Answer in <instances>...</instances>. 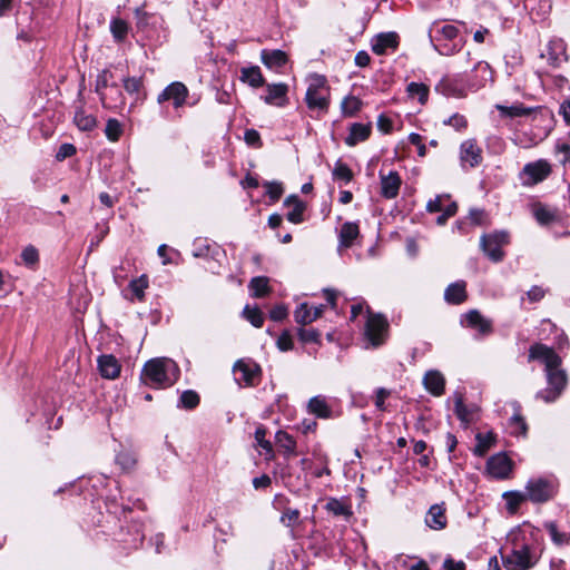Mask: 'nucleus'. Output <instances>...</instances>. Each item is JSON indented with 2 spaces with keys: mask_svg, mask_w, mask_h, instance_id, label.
Masks as SVG:
<instances>
[{
  "mask_svg": "<svg viewBox=\"0 0 570 570\" xmlns=\"http://www.w3.org/2000/svg\"><path fill=\"white\" fill-rule=\"evenodd\" d=\"M177 364L167 357L148 361L142 368L141 380L146 385L165 389L171 386L178 379Z\"/></svg>",
  "mask_w": 570,
  "mask_h": 570,
  "instance_id": "1",
  "label": "nucleus"
},
{
  "mask_svg": "<svg viewBox=\"0 0 570 570\" xmlns=\"http://www.w3.org/2000/svg\"><path fill=\"white\" fill-rule=\"evenodd\" d=\"M500 553L502 564L507 570H530L540 559V554L533 546L517 540L513 541L510 553L503 554L502 550Z\"/></svg>",
  "mask_w": 570,
  "mask_h": 570,
  "instance_id": "2",
  "label": "nucleus"
},
{
  "mask_svg": "<svg viewBox=\"0 0 570 570\" xmlns=\"http://www.w3.org/2000/svg\"><path fill=\"white\" fill-rule=\"evenodd\" d=\"M305 101L311 110L327 112L330 107L331 90L324 76L312 75L307 79Z\"/></svg>",
  "mask_w": 570,
  "mask_h": 570,
  "instance_id": "3",
  "label": "nucleus"
},
{
  "mask_svg": "<svg viewBox=\"0 0 570 570\" xmlns=\"http://www.w3.org/2000/svg\"><path fill=\"white\" fill-rule=\"evenodd\" d=\"M548 387L537 393V397L546 403L554 402L566 389L567 374L559 367L547 368Z\"/></svg>",
  "mask_w": 570,
  "mask_h": 570,
  "instance_id": "4",
  "label": "nucleus"
},
{
  "mask_svg": "<svg viewBox=\"0 0 570 570\" xmlns=\"http://www.w3.org/2000/svg\"><path fill=\"white\" fill-rule=\"evenodd\" d=\"M552 171L551 165L546 159L528 163L520 171V180L523 186H534L547 179Z\"/></svg>",
  "mask_w": 570,
  "mask_h": 570,
  "instance_id": "5",
  "label": "nucleus"
},
{
  "mask_svg": "<svg viewBox=\"0 0 570 570\" xmlns=\"http://www.w3.org/2000/svg\"><path fill=\"white\" fill-rule=\"evenodd\" d=\"M389 323L381 314H368L365 335L373 346L382 345L387 336Z\"/></svg>",
  "mask_w": 570,
  "mask_h": 570,
  "instance_id": "6",
  "label": "nucleus"
},
{
  "mask_svg": "<svg viewBox=\"0 0 570 570\" xmlns=\"http://www.w3.org/2000/svg\"><path fill=\"white\" fill-rule=\"evenodd\" d=\"M528 499L534 503H543L551 500L556 494V487L544 479L530 480L525 487Z\"/></svg>",
  "mask_w": 570,
  "mask_h": 570,
  "instance_id": "7",
  "label": "nucleus"
},
{
  "mask_svg": "<svg viewBox=\"0 0 570 570\" xmlns=\"http://www.w3.org/2000/svg\"><path fill=\"white\" fill-rule=\"evenodd\" d=\"M509 237L504 232L484 235L481 238V247L485 255L493 262H500L503 258L502 246L508 244Z\"/></svg>",
  "mask_w": 570,
  "mask_h": 570,
  "instance_id": "8",
  "label": "nucleus"
},
{
  "mask_svg": "<svg viewBox=\"0 0 570 570\" xmlns=\"http://www.w3.org/2000/svg\"><path fill=\"white\" fill-rule=\"evenodd\" d=\"M188 94L189 91L183 82L175 81L158 95L157 101L163 104L171 100L175 108H180L185 105Z\"/></svg>",
  "mask_w": 570,
  "mask_h": 570,
  "instance_id": "9",
  "label": "nucleus"
},
{
  "mask_svg": "<svg viewBox=\"0 0 570 570\" xmlns=\"http://www.w3.org/2000/svg\"><path fill=\"white\" fill-rule=\"evenodd\" d=\"M529 360H540L544 363L546 370L552 367H559L561 364V358L559 355L551 348L544 344H533L529 348Z\"/></svg>",
  "mask_w": 570,
  "mask_h": 570,
  "instance_id": "10",
  "label": "nucleus"
},
{
  "mask_svg": "<svg viewBox=\"0 0 570 570\" xmlns=\"http://www.w3.org/2000/svg\"><path fill=\"white\" fill-rule=\"evenodd\" d=\"M482 149L475 139L464 140L460 146V160L463 165L476 167L482 163Z\"/></svg>",
  "mask_w": 570,
  "mask_h": 570,
  "instance_id": "11",
  "label": "nucleus"
},
{
  "mask_svg": "<svg viewBox=\"0 0 570 570\" xmlns=\"http://www.w3.org/2000/svg\"><path fill=\"white\" fill-rule=\"evenodd\" d=\"M235 375L239 374L237 381L244 382L246 385H254L259 377L261 368L252 361L239 360L234 365Z\"/></svg>",
  "mask_w": 570,
  "mask_h": 570,
  "instance_id": "12",
  "label": "nucleus"
},
{
  "mask_svg": "<svg viewBox=\"0 0 570 570\" xmlns=\"http://www.w3.org/2000/svg\"><path fill=\"white\" fill-rule=\"evenodd\" d=\"M487 469L492 476L504 479L511 472L512 465L505 454H495L488 460Z\"/></svg>",
  "mask_w": 570,
  "mask_h": 570,
  "instance_id": "13",
  "label": "nucleus"
},
{
  "mask_svg": "<svg viewBox=\"0 0 570 570\" xmlns=\"http://www.w3.org/2000/svg\"><path fill=\"white\" fill-rule=\"evenodd\" d=\"M381 178V195L386 199H393L399 195L402 184L401 177L397 171H391L387 175L380 173Z\"/></svg>",
  "mask_w": 570,
  "mask_h": 570,
  "instance_id": "14",
  "label": "nucleus"
},
{
  "mask_svg": "<svg viewBox=\"0 0 570 570\" xmlns=\"http://www.w3.org/2000/svg\"><path fill=\"white\" fill-rule=\"evenodd\" d=\"M324 311L325 305H320L311 309L307 303H302L294 311V320L297 324L304 326L320 318Z\"/></svg>",
  "mask_w": 570,
  "mask_h": 570,
  "instance_id": "15",
  "label": "nucleus"
},
{
  "mask_svg": "<svg viewBox=\"0 0 570 570\" xmlns=\"http://www.w3.org/2000/svg\"><path fill=\"white\" fill-rule=\"evenodd\" d=\"M98 370L104 379L115 380L119 376L121 365L111 354L100 355L97 360Z\"/></svg>",
  "mask_w": 570,
  "mask_h": 570,
  "instance_id": "16",
  "label": "nucleus"
},
{
  "mask_svg": "<svg viewBox=\"0 0 570 570\" xmlns=\"http://www.w3.org/2000/svg\"><path fill=\"white\" fill-rule=\"evenodd\" d=\"M466 326L478 331L481 335L492 333V322L485 318L478 309H471L464 314Z\"/></svg>",
  "mask_w": 570,
  "mask_h": 570,
  "instance_id": "17",
  "label": "nucleus"
},
{
  "mask_svg": "<svg viewBox=\"0 0 570 570\" xmlns=\"http://www.w3.org/2000/svg\"><path fill=\"white\" fill-rule=\"evenodd\" d=\"M264 101L267 105L284 106L287 101L288 87L286 83H272L266 87Z\"/></svg>",
  "mask_w": 570,
  "mask_h": 570,
  "instance_id": "18",
  "label": "nucleus"
},
{
  "mask_svg": "<svg viewBox=\"0 0 570 570\" xmlns=\"http://www.w3.org/2000/svg\"><path fill=\"white\" fill-rule=\"evenodd\" d=\"M425 523L429 528L433 530H442L446 527L448 519L445 515V507L444 504H434L432 505L428 514L425 517Z\"/></svg>",
  "mask_w": 570,
  "mask_h": 570,
  "instance_id": "19",
  "label": "nucleus"
},
{
  "mask_svg": "<svg viewBox=\"0 0 570 570\" xmlns=\"http://www.w3.org/2000/svg\"><path fill=\"white\" fill-rule=\"evenodd\" d=\"M261 60L267 68L277 70L287 63L288 56L279 49H264L261 51Z\"/></svg>",
  "mask_w": 570,
  "mask_h": 570,
  "instance_id": "20",
  "label": "nucleus"
},
{
  "mask_svg": "<svg viewBox=\"0 0 570 570\" xmlns=\"http://www.w3.org/2000/svg\"><path fill=\"white\" fill-rule=\"evenodd\" d=\"M399 46V36L395 32H386L379 35L373 43L372 50L376 55H385L387 49H396Z\"/></svg>",
  "mask_w": 570,
  "mask_h": 570,
  "instance_id": "21",
  "label": "nucleus"
},
{
  "mask_svg": "<svg viewBox=\"0 0 570 570\" xmlns=\"http://www.w3.org/2000/svg\"><path fill=\"white\" fill-rule=\"evenodd\" d=\"M435 91L446 97H464L465 90L454 78L443 77L435 86Z\"/></svg>",
  "mask_w": 570,
  "mask_h": 570,
  "instance_id": "22",
  "label": "nucleus"
},
{
  "mask_svg": "<svg viewBox=\"0 0 570 570\" xmlns=\"http://www.w3.org/2000/svg\"><path fill=\"white\" fill-rule=\"evenodd\" d=\"M284 206L291 208L286 215V218L293 224H299L304 220V212L306 209L305 203H303L297 196H288Z\"/></svg>",
  "mask_w": 570,
  "mask_h": 570,
  "instance_id": "23",
  "label": "nucleus"
},
{
  "mask_svg": "<svg viewBox=\"0 0 570 570\" xmlns=\"http://www.w3.org/2000/svg\"><path fill=\"white\" fill-rule=\"evenodd\" d=\"M466 284L463 281H459L450 284L444 292V299L449 304L459 305L466 299Z\"/></svg>",
  "mask_w": 570,
  "mask_h": 570,
  "instance_id": "24",
  "label": "nucleus"
},
{
  "mask_svg": "<svg viewBox=\"0 0 570 570\" xmlns=\"http://www.w3.org/2000/svg\"><path fill=\"white\" fill-rule=\"evenodd\" d=\"M425 389L435 396L444 393L445 380L439 371H429L423 377Z\"/></svg>",
  "mask_w": 570,
  "mask_h": 570,
  "instance_id": "25",
  "label": "nucleus"
},
{
  "mask_svg": "<svg viewBox=\"0 0 570 570\" xmlns=\"http://www.w3.org/2000/svg\"><path fill=\"white\" fill-rule=\"evenodd\" d=\"M372 131L371 124H360L355 122L350 128V134L345 138V144L347 146H355L356 144L366 140Z\"/></svg>",
  "mask_w": 570,
  "mask_h": 570,
  "instance_id": "26",
  "label": "nucleus"
},
{
  "mask_svg": "<svg viewBox=\"0 0 570 570\" xmlns=\"http://www.w3.org/2000/svg\"><path fill=\"white\" fill-rule=\"evenodd\" d=\"M307 409L309 413L320 419H330L332 416V409L323 395L312 397L308 401Z\"/></svg>",
  "mask_w": 570,
  "mask_h": 570,
  "instance_id": "27",
  "label": "nucleus"
},
{
  "mask_svg": "<svg viewBox=\"0 0 570 570\" xmlns=\"http://www.w3.org/2000/svg\"><path fill=\"white\" fill-rule=\"evenodd\" d=\"M239 79L242 82L253 88H259L265 83V79L258 66L243 67L240 69Z\"/></svg>",
  "mask_w": 570,
  "mask_h": 570,
  "instance_id": "28",
  "label": "nucleus"
},
{
  "mask_svg": "<svg viewBox=\"0 0 570 570\" xmlns=\"http://www.w3.org/2000/svg\"><path fill=\"white\" fill-rule=\"evenodd\" d=\"M253 297H264L272 292L269 279L266 276H256L250 279L248 285Z\"/></svg>",
  "mask_w": 570,
  "mask_h": 570,
  "instance_id": "29",
  "label": "nucleus"
},
{
  "mask_svg": "<svg viewBox=\"0 0 570 570\" xmlns=\"http://www.w3.org/2000/svg\"><path fill=\"white\" fill-rule=\"evenodd\" d=\"M360 229L355 223H345L341 227L340 243L344 247H351L353 242L357 238Z\"/></svg>",
  "mask_w": 570,
  "mask_h": 570,
  "instance_id": "30",
  "label": "nucleus"
},
{
  "mask_svg": "<svg viewBox=\"0 0 570 570\" xmlns=\"http://www.w3.org/2000/svg\"><path fill=\"white\" fill-rule=\"evenodd\" d=\"M325 509L333 515L344 517L345 519L351 518L353 514L351 507L348 504L335 498H332L327 501V503L325 504Z\"/></svg>",
  "mask_w": 570,
  "mask_h": 570,
  "instance_id": "31",
  "label": "nucleus"
},
{
  "mask_svg": "<svg viewBox=\"0 0 570 570\" xmlns=\"http://www.w3.org/2000/svg\"><path fill=\"white\" fill-rule=\"evenodd\" d=\"M454 412L462 423L469 424L475 419L476 407H468L464 404L462 396H458L455 400Z\"/></svg>",
  "mask_w": 570,
  "mask_h": 570,
  "instance_id": "32",
  "label": "nucleus"
},
{
  "mask_svg": "<svg viewBox=\"0 0 570 570\" xmlns=\"http://www.w3.org/2000/svg\"><path fill=\"white\" fill-rule=\"evenodd\" d=\"M73 121L82 131H90L97 126V119L94 115L87 114L83 109H78L75 114Z\"/></svg>",
  "mask_w": 570,
  "mask_h": 570,
  "instance_id": "33",
  "label": "nucleus"
},
{
  "mask_svg": "<svg viewBox=\"0 0 570 570\" xmlns=\"http://www.w3.org/2000/svg\"><path fill=\"white\" fill-rule=\"evenodd\" d=\"M495 108L500 111L502 117L509 118L524 117L532 112V108L524 107L522 104L512 106L497 105Z\"/></svg>",
  "mask_w": 570,
  "mask_h": 570,
  "instance_id": "34",
  "label": "nucleus"
},
{
  "mask_svg": "<svg viewBox=\"0 0 570 570\" xmlns=\"http://www.w3.org/2000/svg\"><path fill=\"white\" fill-rule=\"evenodd\" d=\"M544 528L549 532L551 540L556 546L563 547L570 543V532L560 531L554 522H547Z\"/></svg>",
  "mask_w": 570,
  "mask_h": 570,
  "instance_id": "35",
  "label": "nucleus"
},
{
  "mask_svg": "<svg viewBox=\"0 0 570 570\" xmlns=\"http://www.w3.org/2000/svg\"><path fill=\"white\" fill-rule=\"evenodd\" d=\"M476 445L474 448V453L479 456H483L494 444L495 435L492 432L488 433H478L476 434Z\"/></svg>",
  "mask_w": 570,
  "mask_h": 570,
  "instance_id": "36",
  "label": "nucleus"
},
{
  "mask_svg": "<svg viewBox=\"0 0 570 570\" xmlns=\"http://www.w3.org/2000/svg\"><path fill=\"white\" fill-rule=\"evenodd\" d=\"M275 439L277 446L282 449L286 455L295 454L296 442L292 435L284 431H278Z\"/></svg>",
  "mask_w": 570,
  "mask_h": 570,
  "instance_id": "37",
  "label": "nucleus"
},
{
  "mask_svg": "<svg viewBox=\"0 0 570 570\" xmlns=\"http://www.w3.org/2000/svg\"><path fill=\"white\" fill-rule=\"evenodd\" d=\"M503 498L507 501V509L510 513H515L520 504L525 500H529L525 492L519 491L505 492Z\"/></svg>",
  "mask_w": 570,
  "mask_h": 570,
  "instance_id": "38",
  "label": "nucleus"
},
{
  "mask_svg": "<svg viewBox=\"0 0 570 570\" xmlns=\"http://www.w3.org/2000/svg\"><path fill=\"white\" fill-rule=\"evenodd\" d=\"M244 317L255 327L259 328L264 324V314L258 306L246 305L243 309Z\"/></svg>",
  "mask_w": 570,
  "mask_h": 570,
  "instance_id": "39",
  "label": "nucleus"
},
{
  "mask_svg": "<svg viewBox=\"0 0 570 570\" xmlns=\"http://www.w3.org/2000/svg\"><path fill=\"white\" fill-rule=\"evenodd\" d=\"M110 31L115 40L121 42L127 37L128 23L120 18H114L110 21Z\"/></svg>",
  "mask_w": 570,
  "mask_h": 570,
  "instance_id": "40",
  "label": "nucleus"
},
{
  "mask_svg": "<svg viewBox=\"0 0 570 570\" xmlns=\"http://www.w3.org/2000/svg\"><path fill=\"white\" fill-rule=\"evenodd\" d=\"M362 101L355 96H347L341 104V109L344 116L352 117L360 111Z\"/></svg>",
  "mask_w": 570,
  "mask_h": 570,
  "instance_id": "41",
  "label": "nucleus"
},
{
  "mask_svg": "<svg viewBox=\"0 0 570 570\" xmlns=\"http://www.w3.org/2000/svg\"><path fill=\"white\" fill-rule=\"evenodd\" d=\"M407 92L412 98L417 97L420 104L424 105L429 98V87L424 83L411 82L407 85Z\"/></svg>",
  "mask_w": 570,
  "mask_h": 570,
  "instance_id": "42",
  "label": "nucleus"
},
{
  "mask_svg": "<svg viewBox=\"0 0 570 570\" xmlns=\"http://www.w3.org/2000/svg\"><path fill=\"white\" fill-rule=\"evenodd\" d=\"M509 428L511 431V434L513 435H522L524 436L528 431V425L524 421V417L520 413L513 414V416L509 421Z\"/></svg>",
  "mask_w": 570,
  "mask_h": 570,
  "instance_id": "43",
  "label": "nucleus"
},
{
  "mask_svg": "<svg viewBox=\"0 0 570 570\" xmlns=\"http://www.w3.org/2000/svg\"><path fill=\"white\" fill-rule=\"evenodd\" d=\"M148 287V278L147 276L142 275L138 278L132 279L129 283V288L131 289L134 296L138 301H142L145 297V289Z\"/></svg>",
  "mask_w": 570,
  "mask_h": 570,
  "instance_id": "44",
  "label": "nucleus"
},
{
  "mask_svg": "<svg viewBox=\"0 0 570 570\" xmlns=\"http://www.w3.org/2000/svg\"><path fill=\"white\" fill-rule=\"evenodd\" d=\"M431 32H435L446 40H453L454 38H456L459 30L453 24L434 23L433 27L431 28Z\"/></svg>",
  "mask_w": 570,
  "mask_h": 570,
  "instance_id": "45",
  "label": "nucleus"
},
{
  "mask_svg": "<svg viewBox=\"0 0 570 570\" xmlns=\"http://www.w3.org/2000/svg\"><path fill=\"white\" fill-rule=\"evenodd\" d=\"M533 214L538 223L548 225L556 219V214L546 206L539 205L533 209Z\"/></svg>",
  "mask_w": 570,
  "mask_h": 570,
  "instance_id": "46",
  "label": "nucleus"
},
{
  "mask_svg": "<svg viewBox=\"0 0 570 570\" xmlns=\"http://www.w3.org/2000/svg\"><path fill=\"white\" fill-rule=\"evenodd\" d=\"M21 259L23 264L28 267L36 266L39 262L38 249L32 245L26 246L21 252Z\"/></svg>",
  "mask_w": 570,
  "mask_h": 570,
  "instance_id": "47",
  "label": "nucleus"
},
{
  "mask_svg": "<svg viewBox=\"0 0 570 570\" xmlns=\"http://www.w3.org/2000/svg\"><path fill=\"white\" fill-rule=\"evenodd\" d=\"M105 134L110 141L119 140L122 134L121 124L117 119H109L106 124Z\"/></svg>",
  "mask_w": 570,
  "mask_h": 570,
  "instance_id": "48",
  "label": "nucleus"
},
{
  "mask_svg": "<svg viewBox=\"0 0 570 570\" xmlns=\"http://www.w3.org/2000/svg\"><path fill=\"white\" fill-rule=\"evenodd\" d=\"M180 406L191 410L199 404V395L191 390L184 391L179 399Z\"/></svg>",
  "mask_w": 570,
  "mask_h": 570,
  "instance_id": "49",
  "label": "nucleus"
},
{
  "mask_svg": "<svg viewBox=\"0 0 570 570\" xmlns=\"http://www.w3.org/2000/svg\"><path fill=\"white\" fill-rule=\"evenodd\" d=\"M299 511L297 509L287 508L283 511L281 522L287 528H294L299 522Z\"/></svg>",
  "mask_w": 570,
  "mask_h": 570,
  "instance_id": "50",
  "label": "nucleus"
},
{
  "mask_svg": "<svg viewBox=\"0 0 570 570\" xmlns=\"http://www.w3.org/2000/svg\"><path fill=\"white\" fill-rule=\"evenodd\" d=\"M298 338L302 343H320L321 333L315 328H298L297 331Z\"/></svg>",
  "mask_w": 570,
  "mask_h": 570,
  "instance_id": "51",
  "label": "nucleus"
},
{
  "mask_svg": "<svg viewBox=\"0 0 570 570\" xmlns=\"http://www.w3.org/2000/svg\"><path fill=\"white\" fill-rule=\"evenodd\" d=\"M112 77L109 70H102L96 81V91L100 95V99L104 106H106V97L102 92L108 87L109 79Z\"/></svg>",
  "mask_w": 570,
  "mask_h": 570,
  "instance_id": "52",
  "label": "nucleus"
},
{
  "mask_svg": "<svg viewBox=\"0 0 570 570\" xmlns=\"http://www.w3.org/2000/svg\"><path fill=\"white\" fill-rule=\"evenodd\" d=\"M117 463L121 466L125 471H130L136 465V458L132 453L129 452H120L117 455Z\"/></svg>",
  "mask_w": 570,
  "mask_h": 570,
  "instance_id": "53",
  "label": "nucleus"
},
{
  "mask_svg": "<svg viewBox=\"0 0 570 570\" xmlns=\"http://www.w3.org/2000/svg\"><path fill=\"white\" fill-rule=\"evenodd\" d=\"M266 436V429L261 425L255 431V440L258 446L264 449L267 453H272L273 446L272 443L265 439Z\"/></svg>",
  "mask_w": 570,
  "mask_h": 570,
  "instance_id": "54",
  "label": "nucleus"
},
{
  "mask_svg": "<svg viewBox=\"0 0 570 570\" xmlns=\"http://www.w3.org/2000/svg\"><path fill=\"white\" fill-rule=\"evenodd\" d=\"M445 200H450V196L449 195H439V196H436L434 199H431L426 204V210L429 213L442 212L446 207L444 205Z\"/></svg>",
  "mask_w": 570,
  "mask_h": 570,
  "instance_id": "55",
  "label": "nucleus"
},
{
  "mask_svg": "<svg viewBox=\"0 0 570 570\" xmlns=\"http://www.w3.org/2000/svg\"><path fill=\"white\" fill-rule=\"evenodd\" d=\"M264 187L266 189V194L269 196L272 200L276 202L281 198L283 194V186L281 183L266 181L264 184Z\"/></svg>",
  "mask_w": 570,
  "mask_h": 570,
  "instance_id": "56",
  "label": "nucleus"
},
{
  "mask_svg": "<svg viewBox=\"0 0 570 570\" xmlns=\"http://www.w3.org/2000/svg\"><path fill=\"white\" fill-rule=\"evenodd\" d=\"M141 87H142L141 78L128 77V78L124 79V88L130 95L138 94L139 90L141 89Z\"/></svg>",
  "mask_w": 570,
  "mask_h": 570,
  "instance_id": "57",
  "label": "nucleus"
},
{
  "mask_svg": "<svg viewBox=\"0 0 570 570\" xmlns=\"http://www.w3.org/2000/svg\"><path fill=\"white\" fill-rule=\"evenodd\" d=\"M333 175L335 178L342 179L344 181H350L353 177L352 170L348 168V166L342 163H337L335 165Z\"/></svg>",
  "mask_w": 570,
  "mask_h": 570,
  "instance_id": "58",
  "label": "nucleus"
},
{
  "mask_svg": "<svg viewBox=\"0 0 570 570\" xmlns=\"http://www.w3.org/2000/svg\"><path fill=\"white\" fill-rule=\"evenodd\" d=\"M444 125L451 126L460 131L466 128L468 121L464 116L455 114L451 116L449 119L444 120Z\"/></svg>",
  "mask_w": 570,
  "mask_h": 570,
  "instance_id": "59",
  "label": "nucleus"
},
{
  "mask_svg": "<svg viewBox=\"0 0 570 570\" xmlns=\"http://www.w3.org/2000/svg\"><path fill=\"white\" fill-rule=\"evenodd\" d=\"M277 347L283 351H289L293 348V338L288 331H284L277 338Z\"/></svg>",
  "mask_w": 570,
  "mask_h": 570,
  "instance_id": "60",
  "label": "nucleus"
},
{
  "mask_svg": "<svg viewBox=\"0 0 570 570\" xmlns=\"http://www.w3.org/2000/svg\"><path fill=\"white\" fill-rule=\"evenodd\" d=\"M456 210H458V205H456V203L451 202V203H450L449 205H446V207L442 210V212H443V214H442V215H440V216L436 218V223H438L439 225H444V224L446 223V220H448L450 217H452V216H454V215H455Z\"/></svg>",
  "mask_w": 570,
  "mask_h": 570,
  "instance_id": "61",
  "label": "nucleus"
},
{
  "mask_svg": "<svg viewBox=\"0 0 570 570\" xmlns=\"http://www.w3.org/2000/svg\"><path fill=\"white\" fill-rule=\"evenodd\" d=\"M288 315V309L284 304H278L274 306L269 312V317L273 321L279 322L286 318Z\"/></svg>",
  "mask_w": 570,
  "mask_h": 570,
  "instance_id": "62",
  "label": "nucleus"
},
{
  "mask_svg": "<svg viewBox=\"0 0 570 570\" xmlns=\"http://www.w3.org/2000/svg\"><path fill=\"white\" fill-rule=\"evenodd\" d=\"M77 149L72 144H62L56 155L58 160H63L76 154Z\"/></svg>",
  "mask_w": 570,
  "mask_h": 570,
  "instance_id": "63",
  "label": "nucleus"
},
{
  "mask_svg": "<svg viewBox=\"0 0 570 570\" xmlns=\"http://www.w3.org/2000/svg\"><path fill=\"white\" fill-rule=\"evenodd\" d=\"M244 139L249 146L261 147L262 145L259 132L255 129H247Z\"/></svg>",
  "mask_w": 570,
  "mask_h": 570,
  "instance_id": "64",
  "label": "nucleus"
}]
</instances>
